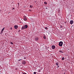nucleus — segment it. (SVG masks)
Here are the masks:
<instances>
[{"label": "nucleus", "mask_w": 74, "mask_h": 74, "mask_svg": "<svg viewBox=\"0 0 74 74\" xmlns=\"http://www.w3.org/2000/svg\"><path fill=\"white\" fill-rule=\"evenodd\" d=\"M28 27V26L27 25H25L23 27H22L21 28V29L22 30L24 29H27Z\"/></svg>", "instance_id": "obj_1"}, {"label": "nucleus", "mask_w": 74, "mask_h": 74, "mask_svg": "<svg viewBox=\"0 0 74 74\" xmlns=\"http://www.w3.org/2000/svg\"><path fill=\"white\" fill-rule=\"evenodd\" d=\"M63 42L60 41V42H59V46H60V47H62V46L63 45Z\"/></svg>", "instance_id": "obj_2"}, {"label": "nucleus", "mask_w": 74, "mask_h": 74, "mask_svg": "<svg viewBox=\"0 0 74 74\" xmlns=\"http://www.w3.org/2000/svg\"><path fill=\"white\" fill-rule=\"evenodd\" d=\"M23 20L25 21H27V18H26V16H24V17H23Z\"/></svg>", "instance_id": "obj_3"}, {"label": "nucleus", "mask_w": 74, "mask_h": 74, "mask_svg": "<svg viewBox=\"0 0 74 74\" xmlns=\"http://www.w3.org/2000/svg\"><path fill=\"white\" fill-rule=\"evenodd\" d=\"M39 39V38H38V37H36L35 38V41H38V40Z\"/></svg>", "instance_id": "obj_4"}, {"label": "nucleus", "mask_w": 74, "mask_h": 74, "mask_svg": "<svg viewBox=\"0 0 74 74\" xmlns=\"http://www.w3.org/2000/svg\"><path fill=\"white\" fill-rule=\"evenodd\" d=\"M73 22H74L73 21V20H71L70 21V24H71V25H72V24H73Z\"/></svg>", "instance_id": "obj_5"}, {"label": "nucleus", "mask_w": 74, "mask_h": 74, "mask_svg": "<svg viewBox=\"0 0 74 74\" xmlns=\"http://www.w3.org/2000/svg\"><path fill=\"white\" fill-rule=\"evenodd\" d=\"M51 48L53 49H54L55 48V46L54 45H52L51 47Z\"/></svg>", "instance_id": "obj_6"}, {"label": "nucleus", "mask_w": 74, "mask_h": 74, "mask_svg": "<svg viewBox=\"0 0 74 74\" xmlns=\"http://www.w3.org/2000/svg\"><path fill=\"white\" fill-rule=\"evenodd\" d=\"M22 63L23 64H26V61H23Z\"/></svg>", "instance_id": "obj_7"}, {"label": "nucleus", "mask_w": 74, "mask_h": 74, "mask_svg": "<svg viewBox=\"0 0 74 74\" xmlns=\"http://www.w3.org/2000/svg\"><path fill=\"white\" fill-rule=\"evenodd\" d=\"M14 27L15 29H17V28L18 27V25H15Z\"/></svg>", "instance_id": "obj_8"}, {"label": "nucleus", "mask_w": 74, "mask_h": 74, "mask_svg": "<svg viewBox=\"0 0 74 74\" xmlns=\"http://www.w3.org/2000/svg\"><path fill=\"white\" fill-rule=\"evenodd\" d=\"M5 29V27H4L3 28V29H2V30L1 31V33H3V32L4 31V29Z\"/></svg>", "instance_id": "obj_9"}, {"label": "nucleus", "mask_w": 74, "mask_h": 74, "mask_svg": "<svg viewBox=\"0 0 74 74\" xmlns=\"http://www.w3.org/2000/svg\"><path fill=\"white\" fill-rule=\"evenodd\" d=\"M56 64L57 66H59V63L58 62H56Z\"/></svg>", "instance_id": "obj_10"}, {"label": "nucleus", "mask_w": 74, "mask_h": 74, "mask_svg": "<svg viewBox=\"0 0 74 74\" xmlns=\"http://www.w3.org/2000/svg\"><path fill=\"white\" fill-rule=\"evenodd\" d=\"M59 52H60L61 53H63V52L62 51H59Z\"/></svg>", "instance_id": "obj_11"}, {"label": "nucleus", "mask_w": 74, "mask_h": 74, "mask_svg": "<svg viewBox=\"0 0 74 74\" xmlns=\"http://www.w3.org/2000/svg\"><path fill=\"white\" fill-rule=\"evenodd\" d=\"M30 8H33V5H30Z\"/></svg>", "instance_id": "obj_12"}, {"label": "nucleus", "mask_w": 74, "mask_h": 74, "mask_svg": "<svg viewBox=\"0 0 74 74\" xmlns=\"http://www.w3.org/2000/svg\"><path fill=\"white\" fill-rule=\"evenodd\" d=\"M62 60H64V57H62Z\"/></svg>", "instance_id": "obj_13"}, {"label": "nucleus", "mask_w": 74, "mask_h": 74, "mask_svg": "<svg viewBox=\"0 0 74 74\" xmlns=\"http://www.w3.org/2000/svg\"><path fill=\"white\" fill-rule=\"evenodd\" d=\"M38 72H40V71H41V70H40V69H38Z\"/></svg>", "instance_id": "obj_14"}, {"label": "nucleus", "mask_w": 74, "mask_h": 74, "mask_svg": "<svg viewBox=\"0 0 74 74\" xmlns=\"http://www.w3.org/2000/svg\"><path fill=\"white\" fill-rule=\"evenodd\" d=\"M45 4H47V3L46 2H44Z\"/></svg>", "instance_id": "obj_15"}, {"label": "nucleus", "mask_w": 74, "mask_h": 74, "mask_svg": "<svg viewBox=\"0 0 74 74\" xmlns=\"http://www.w3.org/2000/svg\"><path fill=\"white\" fill-rule=\"evenodd\" d=\"M43 38L44 39H45H45H46V37L45 36H44L43 37Z\"/></svg>", "instance_id": "obj_16"}, {"label": "nucleus", "mask_w": 74, "mask_h": 74, "mask_svg": "<svg viewBox=\"0 0 74 74\" xmlns=\"http://www.w3.org/2000/svg\"><path fill=\"white\" fill-rule=\"evenodd\" d=\"M45 29H46V30H47V29H48V27H45Z\"/></svg>", "instance_id": "obj_17"}, {"label": "nucleus", "mask_w": 74, "mask_h": 74, "mask_svg": "<svg viewBox=\"0 0 74 74\" xmlns=\"http://www.w3.org/2000/svg\"><path fill=\"white\" fill-rule=\"evenodd\" d=\"M62 27H63V26H62V25H61L60 26V28H62Z\"/></svg>", "instance_id": "obj_18"}, {"label": "nucleus", "mask_w": 74, "mask_h": 74, "mask_svg": "<svg viewBox=\"0 0 74 74\" xmlns=\"http://www.w3.org/2000/svg\"><path fill=\"white\" fill-rule=\"evenodd\" d=\"M10 44H12V45H13V42H10Z\"/></svg>", "instance_id": "obj_19"}, {"label": "nucleus", "mask_w": 74, "mask_h": 74, "mask_svg": "<svg viewBox=\"0 0 74 74\" xmlns=\"http://www.w3.org/2000/svg\"><path fill=\"white\" fill-rule=\"evenodd\" d=\"M34 74H36V72H35L34 73Z\"/></svg>", "instance_id": "obj_20"}, {"label": "nucleus", "mask_w": 74, "mask_h": 74, "mask_svg": "<svg viewBox=\"0 0 74 74\" xmlns=\"http://www.w3.org/2000/svg\"><path fill=\"white\" fill-rule=\"evenodd\" d=\"M12 27H11L10 28V30H12Z\"/></svg>", "instance_id": "obj_21"}, {"label": "nucleus", "mask_w": 74, "mask_h": 74, "mask_svg": "<svg viewBox=\"0 0 74 74\" xmlns=\"http://www.w3.org/2000/svg\"><path fill=\"white\" fill-rule=\"evenodd\" d=\"M23 74H27V73H23Z\"/></svg>", "instance_id": "obj_22"}, {"label": "nucleus", "mask_w": 74, "mask_h": 74, "mask_svg": "<svg viewBox=\"0 0 74 74\" xmlns=\"http://www.w3.org/2000/svg\"><path fill=\"white\" fill-rule=\"evenodd\" d=\"M20 60H22V59H20L18 60V61H20Z\"/></svg>", "instance_id": "obj_23"}, {"label": "nucleus", "mask_w": 74, "mask_h": 74, "mask_svg": "<svg viewBox=\"0 0 74 74\" xmlns=\"http://www.w3.org/2000/svg\"><path fill=\"white\" fill-rule=\"evenodd\" d=\"M29 11H31V10H29Z\"/></svg>", "instance_id": "obj_24"}, {"label": "nucleus", "mask_w": 74, "mask_h": 74, "mask_svg": "<svg viewBox=\"0 0 74 74\" xmlns=\"http://www.w3.org/2000/svg\"><path fill=\"white\" fill-rule=\"evenodd\" d=\"M58 67H59V66H57Z\"/></svg>", "instance_id": "obj_25"}, {"label": "nucleus", "mask_w": 74, "mask_h": 74, "mask_svg": "<svg viewBox=\"0 0 74 74\" xmlns=\"http://www.w3.org/2000/svg\"><path fill=\"white\" fill-rule=\"evenodd\" d=\"M13 10H14V9H15V8H13Z\"/></svg>", "instance_id": "obj_26"}, {"label": "nucleus", "mask_w": 74, "mask_h": 74, "mask_svg": "<svg viewBox=\"0 0 74 74\" xmlns=\"http://www.w3.org/2000/svg\"><path fill=\"white\" fill-rule=\"evenodd\" d=\"M1 11V10H0V11Z\"/></svg>", "instance_id": "obj_27"}, {"label": "nucleus", "mask_w": 74, "mask_h": 74, "mask_svg": "<svg viewBox=\"0 0 74 74\" xmlns=\"http://www.w3.org/2000/svg\"><path fill=\"white\" fill-rule=\"evenodd\" d=\"M46 8V9H47V8Z\"/></svg>", "instance_id": "obj_28"}, {"label": "nucleus", "mask_w": 74, "mask_h": 74, "mask_svg": "<svg viewBox=\"0 0 74 74\" xmlns=\"http://www.w3.org/2000/svg\"><path fill=\"white\" fill-rule=\"evenodd\" d=\"M64 74H65V73H64Z\"/></svg>", "instance_id": "obj_29"}, {"label": "nucleus", "mask_w": 74, "mask_h": 74, "mask_svg": "<svg viewBox=\"0 0 74 74\" xmlns=\"http://www.w3.org/2000/svg\"><path fill=\"white\" fill-rule=\"evenodd\" d=\"M24 59H25V58H24Z\"/></svg>", "instance_id": "obj_30"}, {"label": "nucleus", "mask_w": 74, "mask_h": 74, "mask_svg": "<svg viewBox=\"0 0 74 74\" xmlns=\"http://www.w3.org/2000/svg\"><path fill=\"white\" fill-rule=\"evenodd\" d=\"M24 59H25V58H24Z\"/></svg>", "instance_id": "obj_31"}]
</instances>
